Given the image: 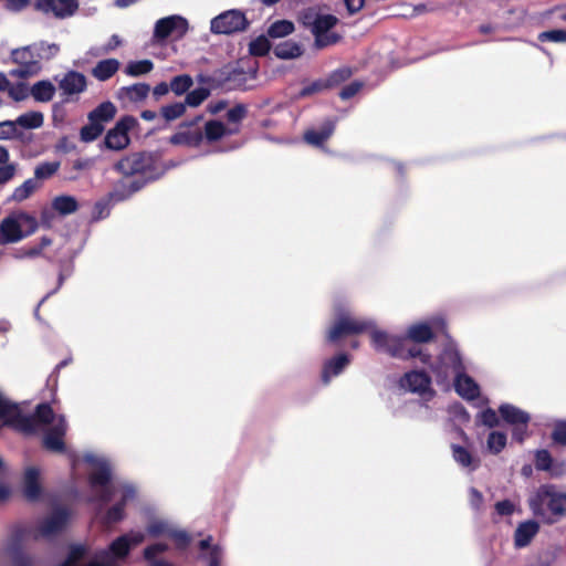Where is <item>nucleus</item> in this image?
I'll return each instance as SVG.
<instances>
[{
  "instance_id": "obj_1",
  "label": "nucleus",
  "mask_w": 566,
  "mask_h": 566,
  "mask_svg": "<svg viewBox=\"0 0 566 566\" xmlns=\"http://www.w3.org/2000/svg\"><path fill=\"white\" fill-rule=\"evenodd\" d=\"M114 170L125 177L142 176L140 181H154L160 178L164 169L158 156L149 151L132 153L114 165Z\"/></svg>"
},
{
  "instance_id": "obj_2",
  "label": "nucleus",
  "mask_w": 566,
  "mask_h": 566,
  "mask_svg": "<svg viewBox=\"0 0 566 566\" xmlns=\"http://www.w3.org/2000/svg\"><path fill=\"white\" fill-rule=\"evenodd\" d=\"M528 505L536 516L544 517L548 511L556 517H563L566 516V493L557 492L553 484H543L530 497Z\"/></svg>"
},
{
  "instance_id": "obj_3",
  "label": "nucleus",
  "mask_w": 566,
  "mask_h": 566,
  "mask_svg": "<svg viewBox=\"0 0 566 566\" xmlns=\"http://www.w3.org/2000/svg\"><path fill=\"white\" fill-rule=\"evenodd\" d=\"M441 360L454 374V389L459 396L467 400H474L480 396V388L472 377L465 374L462 358L455 349H444Z\"/></svg>"
},
{
  "instance_id": "obj_4",
  "label": "nucleus",
  "mask_w": 566,
  "mask_h": 566,
  "mask_svg": "<svg viewBox=\"0 0 566 566\" xmlns=\"http://www.w3.org/2000/svg\"><path fill=\"white\" fill-rule=\"evenodd\" d=\"M43 46V43L40 44ZM42 48L38 44H31L23 48L14 49L11 51V60L18 64L19 67L12 69L9 74L17 78H29L40 73L42 65L40 53Z\"/></svg>"
},
{
  "instance_id": "obj_5",
  "label": "nucleus",
  "mask_w": 566,
  "mask_h": 566,
  "mask_svg": "<svg viewBox=\"0 0 566 566\" xmlns=\"http://www.w3.org/2000/svg\"><path fill=\"white\" fill-rule=\"evenodd\" d=\"M250 22L244 12L232 9L224 11L211 20L210 30L214 34H233L245 31Z\"/></svg>"
},
{
  "instance_id": "obj_6",
  "label": "nucleus",
  "mask_w": 566,
  "mask_h": 566,
  "mask_svg": "<svg viewBox=\"0 0 566 566\" xmlns=\"http://www.w3.org/2000/svg\"><path fill=\"white\" fill-rule=\"evenodd\" d=\"M371 327V323L367 321L356 319L349 314L340 315L327 333L329 343H337L340 338L363 334Z\"/></svg>"
},
{
  "instance_id": "obj_7",
  "label": "nucleus",
  "mask_w": 566,
  "mask_h": 566,
  "mask_svg": "<svg viewBox=\"0 0 566 566\" xmlns=\"http://www.w3.org/2000/svg\"><path fill=\"white\" fill-rule=\"evenodd\" d=\"M376 350L385 352L394 358L406 360L407 336L389 335L385 331L374 329L370 333Z\"/></svg>"
},
{
  "instance_id": "obj_8",
  "label": "nucleus",
  "mask_w": 566,
  "mask_h": 566,
  "mask_svg": "<svg viewBox=\"0 0 566 566\" xmlns=\"http://www.w3.org/2000/svg\"><path fill=\"white\" fill-rule=\"evenodd\" d=\"M201 82L213 88L239 90L247 83V73L242 69H229L228 66L218 70L212 76Z\"/></svg>"
},
{
  "instance_id": "obj_9",
  "label": "nucleus",
  "mask_w": 566,
  "mask_h": 566,
  "mask_svg": "<svg viewBox=\"0 0 566 566\" xmlns=\"http://www.w3.org/2000/svg\"><path fill=\"white\" fill-rule=\"evenodd\" d=\"M203 116H196L191 120L182 122L178 132L169 137V144L174 146L198 147L203 140L202 130L197 124L202 120Z\"/></svg>"
},
{
  "instance_id": "obj_10",
  "label": "nucleus",
  "mask_w": 566,
  "mask_h": 566,
  "mask_svg": "<svg viewBox=\"0 0 566 566\" xmlns=\"http://www.w3.org/2000/svg\"><path fill=\"white\" fill-rule=\"evenodd\" d=\"M338 23L337 17L333 14H319L312 33L315 38V45L323 49L340 41L342 36L331 30Z\"/></svg>"
},
{
  "instance_id": "obj_11",
  "label": "nucleus",
  "mask_w": 566,
  "mask_h": 566,
  "mask_svg": "<svg viewBox=\"0 0 566 566\" xmlns=\"http://www.w3.org/2000/svg\"><path fill=\"white\" fill-rule=\"evenodd\" d=\"M188 27V21L184 17L161 18L155 23L153 38L156 42H161L170 35L182 38L187 33Z\"/></svg>"
},
{
  "instance_id": "obj_12",
  "label": "nucleus",
  "mask_w": 566,
  "mask_h": 566,
  "mask_svg": "<svg viewBox=\"0 0 566 566\" xmlns=\"http://www.w3.org/2000/svg\"><path fill=\"white\" fill-rule=\"evenodd\" d=\"M33 9L56 19H66L78 10V0H34Z\"/></svg>"
},
{
  "instance_id": "obj_13",
  "label": "nucleus",
  "mask_w": 566,
  "mask_h": 566,
  "mask_svg": "<svg viewBox=\"0 0 566 566\" xmlns=\"http://www.w3.org/2000/svg\"><path fill=\"white\" fill-rule=\"evenodd\" d=\"M67 431V423L64 417H60L57 421L49 428L42 439V447L50 452L63 454L66 452L64 441Z\"/></svg>"
},
{
  "instance_id": "obj_14",
  "label": "nucleus",
  "mask_w": 566,
  "mask_h": 566,
  "mask_svg": "<svg viewBox=\"0 0 566 566\" xmlns=\"http://www.w3.org/2000/svg\"><path fill=\"white\" fill-rule=\"evenodd\" d=\"M70 520V510L65 506L55 507L38 526L42 537H51L63 532Z\"/></svg>"
},
{
  "instance_id": "obj_15",
  "label": "nucleus",
  "mask_w": 566,
  "mask_h": 566,
  "mask_svg": "<svg viewBox=\"0 0 566 566\" xmlns=\"http://www.w3.org/2000/svg\"><path fill=\"white\" fill-rule=\"evenodd\" d=\"M534 465L537 471H545L552 478H560L566 474V462L563 460H555L546 449L535 451Z\"/></svg>"
},
{
  "instance_id": "obj_16",
  "label": "nucleus",
  "mask_w": 566,
  "mask_h": 566,
  "mask_svg": "<svg viewBox=\"0 0 566 566\" xmlns=\"http://www.w3.org/2000/svg\"><path fill=\"white\" fill-rule=\"evenodd\" d=\"M401 388L413 394L424 395L432 392L431 377L424 370H411L406 373L399 380Z\"/></svg>"
},
{
  "instance_id": "obj_17",
  "label": "nucleus",
  "mask_w": 566,
  "mask_h": 566,
  "mask_svg": "<svg viewBox=\"0 0 566 566\" xmlns=\"http://www.w3.org/2000/svg\"><path fill=\"white\" fill-rule=\"evenodd\" d=\"M129 537L127 535H120L114 539L108 549L99 551L96 554V558L99 563L113 562L117 565L115 559H123L129 554Z\"/></svg>"
},
{
  "instance_id": "obj_18",
  "label": "nucleus",
  "mask_w": 566,
  "mask_h": 566,
  "mask_svg": "<svg viewBox=\"0 0 566 566\" xmlns=\"http://www.w3.org/2000/svg\"><path fill=\"white\" fill-rule=\"evenodd\" d=\"M86 87L87 81L85 75L77 71H69L59 82V88L66 96L81 94Z\"/></svg>"
},
{
  "instance_id": "obj_19",
  "label": "nucleus",
  "mask_w": 566,
  "mask_h": 566,
  "mask_svg": "<svg viewBox=\"0 0 566 566\" xmlns=\"http://www.w3.org/2000/svg\"><path fill=\"white\" fill-rule=\"evenodd\" d=\"M146 185V181L134 179L127 181L125 179L118 180L114 189L108 193V199L114 202L124 201L130 198L134 193L142 190Z\"/></svg>"
},
{
  "instance_id": "obj_20",
  "label": "nucleus",
  "mask_w": 566,
  "mask_h": 566,
  "mask_svg": "<svg viewBox=\"0 0 566 566\" xmlns=\"http://www.w3.org/2000/svg\"><path fill=\"white\" fill-rule=\"evenodd\" d=\"M42 494V486L40 483V471L34 467L25 470L23 479V496L29 502H36Z\"/></svg>"
},
{
  "instance_id": "obj_21",
  "label": "nucleus",
  "mask_w": 566,
  "mask_h": 566,
  "mask_svg": "<svg viewBox=\"0 0 566 566\" xmlns=\"http://www.w3.org/2000/svg\"><path fill=\"white\" fill-rule=\"evenodd\" d=\"M350 357L348 354L340 353L326 360L322 369V381L324 385L329 384L332 377L338 376L349 365Z\"/></svg>"
},
{
  "instance_id": "obj_22",
  "label": "nucleus",
  "mask_w": 566,
  "mask_h": 566,
  "mask_svg": "<svg viewBox=\"0 0 566 566\" xmlns=\"http://www.w3.org/2000/svg\"><path fill=\"white\" fill-rule=\"evenodd\" d=\"M86 461L96 465V469L90 473L88 483L92 489L97 486H107L111 484L112 471L109 465L104 461H98L93 458H87Z\"/></svg>"
},
{
  "instance_id": "obj_23",
  "label": "nucleus",
  "mask_w": 566,
  "mask_h": 566,
  "mask_svg": "<svg viewBox=\"0 0 566 566\" xmlns=\"http://www.w3.org/2000/svg\"><path fill=\"white\" fill-rule=\"evenodd\" d=\"M150 86L147 83H135L129 86L118 88L116 97L120 101L138 103L147 98Z\"/></svg>"
},
{
  "instance_id": "obj_24",
  "label": "nucleus",
  "mask_w": 566,
  "mask_h": 566,
  "mask_svg": "<svg viewBox=\"0 0 566 566\" xmlns=\"http://www.w3.org/2000/svg\"><path fill=\"white\" fill-rule=\"evenodd\" d=\"M335 130V120L326 119L319 129H308L304 133V140L313 146H322L331 138Z\"/></svg>"
},
{
  "instance_id": "obj_25",
  "label": "nucleus",
  "mask_w": 566,
  "mask_h": 566,
  "mask_svg": "<svg viewBox=\"0 0 566 566\" xmlns=\"http://www.w3.org/2000/svg\"><path fill=\"white\" fill-rule=\"evenodd\" d=\"M134 496V490L126 488L119 502L107 510L103 517L105 525H112L120 522L125 517V506L129 499Z\"/></svg>"
},
{
  "instance_id": "obj_26",
  "label": "nucleus",
  "mask_w": 566,
  "mask_h": 566,
  "mask_svg": "<svg viewBox=\"0 0 566 566\" xmlns=\"http://www.w3.org/2000/svg\"><path fill=\"white\" fill-rule=\"evenodd\" d=\"M539 525L535 521L521 523L514 533V544L516 547L527 546L533 537L538 533Z\"/></svg>"
},
{
  "instance_id": "obj_27",
  "label": "nucleus",
  "mask_w": 566,
  "mask_h": 566,
  "mask_svg": "<svg viewBox=\"0 0 566 566\" xmlns=\"http://www.w3.org/2000/svg\"><path fill=\"white\" fill-rule=\"evenodd\" d=\"M23 233L20 223L13 218H4L0 223V242L12 243L21 240Z\"/></svg>"
},
{
  "instance_id": "obj_28",
  "label": "nucleus",
  "mask_w": 566,
  "mask_h": 566,
  "mask_svg": "<svg viewBox=\"0 0 566 566\" xmlns=\"http://www.w3.org/2000/svg\"><path fill=\"white\" fill-rule=\"evenodd\" d=\"M499 412L502 419L512 426L528 424L531 420V417L527 412L510 403L501 405L499 407Z\"/></svg>"
},
{
  "instance_id": "obj_29",
  "label": "nucleus",
  "mask_w": 566,
  "mask_h": 566,
  "mask_svg": "<svg viewBox=\"0 0 566 566\" xmlns=\"http://www.w3.org/2000/svg\"><path fill=\"white\" fill-rule=\"evenodd\" d=\"M120 63L116 59L98 61L92 70V75L98 81L109 80L119 69Z\"/></svg>"
},
{
  "instance_id": "obj_30",
  "label": "nucleus",
  "mask_w": 566,
  "mask_h": 566,
  "mask_svg": "<svg viewBox=\"0 0 566 566\" xmlns=\"http://www.w3.org/2000/svg\"><path fill=\"white\" fill-rule=\"evenodd\" d=\"M406 336L409 340L422 344L433 340L434 333L429 324L418 323L408 327Z\"/></svg>"
},
{
  "instance_id": "obj_31",
  "label": "nucleus",
  "mask_w": 566,
  "mask_h": 566,
  "mask_svg": "<svg viewBox=\"0 0 566 566\" xmlns=\"http://www.w3.org/2000/svg\"><path fill=\"white\" fill-rule=\"evenodd\" d=\"M168 548V545L165 543L151 544L144 549V558L149 566H175L165 559L157 558L159 554L167 552Z\"/></svg>"
},
{
  "instance_id": "obj_32",
  "label": "nucleus",
  "mask_w": 566,
  "mask_h": 566,
  "mask_svg": "<svg viewBox=\"0 0 566 566\" xmlns=\"http://www.w3.org/2000/svg\"><path fill=\"white\" fill-rule=\"evenodd\" d=\"M116 115V107L112 102H103L88 114L90 122H96L104 125L112 120Z\"/></svg>"
},
{
  "instance_id": "obj_33",
  "label": "nucleus",
  "mask_w": 566,
  "mask_h": 566,
  "mask_svg": "<svg viewBox=\"0 0 566 566\" xmlns=\"http://www.w3.org/2000/svg\"><path fill=\"white\" fill-rule=\"evenodd\" d=\"M78 202L75 197L70 195L56 196L52 200V208L61 216H67L78 210Z\"/></svg>"
},
{
  "instance_id": "obj_34",
  "label": "nucleus",
  "mask_w": 566,
  "mask_h": 566,
  "mask_svg": "<svg viewBox=\"0 0 566 566\" xmlns=\"http://www.w3.org/2000/svg\"><path fill=\"white\" fill-rule=\"evenodd\" d=\"M30 94L36 102H50L55 94V86L48 80H42L33 84Z\"/></svg>"
},
{
  "instance_id": "obj_35",
  "label": "nucleus",
  "mask_w": 566,
  "mask_h": 566,
  "mask_svg": "<svg viewBox=\"0 0 566 566\" xmlns=\"http://www.w3.org/2000/svg\"><path fill=\"white\" fill-rule=\"evenodd\" d=\"M129 142L128 134H124L116 127L109 129L104 139L106 148L112 150H123L129 145Z\"/></svg>"
},
{
  "instance_id": "obj_36",
  "label": "nucleus",
  "mask_w": 566,
  "mask_h": 566,
  "mask_svg": "<svg viewBox=\"0 0 566 566\" xmlns=\"http://www.w3.org/2000/svg\"><path fill=\"white\" fill-rule=\"evenodd\" d=\"M451 450L454 461L461 467L471 468L472 470H475L479 467L480 461L474 459L467 448L459 444H452Z\"/></svg>"
},
{
  "instance_id": "obj_37",
  "label": "nucleus",
  "mask_w": 566,
  "mask_h": 566,
  "mask_svg": "<svg viewBox=\"0 0 566 566\" xmlns=\"http://www.w3.org/2000/svg\"><path fill=\"white\" fill-rule=\"evenodd\" d=\"M273 52L276 57L287 60L301 56L303 50L298 43L292 40H286L276 44Z\"/></svg>"
},
{
  "instance_id": "obj_38",
  "label": "nucleus",
  "mask_w": 566,
  "mask_h": 566,
  "mask_svg": "<svg viewBox=\"0 0 566 566\" xmlns=\"http://www.w3.org/2000/svg\"><path fill=\"white\" fill-rule=\"evenodd\" d=\"M17 127L20 126L25 129H36L40 128L44 123V116L41 112L30 111L28 113L21 114L14 120Z\"/></svg>"
},
{
  "instance_id": "obj_39",
  "label": "nucleus",
  "mask_w": 566,
  "mask_h": 566,
  "mask_svg": "<svg viewBox=\"0 0 566 566\" xmlns=\"http://www.w3.org/2000/svg\"><path fill=\"white\" fill-rule=\"evenodd\" d=\"M202 133L203 138H206L210 143H213L221 139L224 135H227V128L222 122L211 119L206 123L205 132Z\"/></svg>"
},
{
  "instance_id": "obj_40",
  "label": "nucleus",
  "mask_w": 566,
  "mask_h": 566,
  "mask_svg": "<svg viewBox=\"0 0 566 566\" xmlns=\"http://www.w3.org/2000/svg\"><path fill=\"white\" fill-rule=\"evenodd\" d=\"M40 182L34 178L27 179L22 185L13 190L12 200L21 202L28 199L35 190L40 188Z\"/></svg>"
},
{
  "instance_id": "obj_41",
  "label": "nucleus",
  "mask_w": 566,
  "mask_h": 566,
  "mask_svg": "<svg viewBox=\"0 0 566 566\" xmlns=\"http://www.w3.org/2000/svg\"><path fill=\"white\" fill-rule=\"evenodd\" d=\"M187 111L184 102H175L172 104L164 105L160 107V115L166 122H172L185 115Z\"/></svg>"
},
{
  "instance_id": "obj_42",
  "label": "nucleus",
  "mask_w": 566,
  "mask_h": 566,
  "mask_svg": "<svg viewBox=\"0 0 566 566\" xmlns=\"http://www.w3.org/2000/svg\"><path fill=\"white\" fill-rule=\"evenodd\" d=\"M170 91L177 96L186 94L193 85V80L189 74H180L171 78Z\"/></svg>"
},
{
  "instance_id": "obj_43",
  "label": "nucleus",
  "mask_w": 566,
  "mask_h": 566,
  "mask_svg": "<svg viewBox=\"0 0 566 566\" xmlns=\"http://www.w3.org/2000/svg\"><path fill=\"white\" fill-rule=\"evenodd\" d=\"M294 31V24L289 20H277L268 29V35L272 39L284 38Z\"/></svg>"
},
{
  "instance_id": "obj_44",
  "label": "nucleus",
  "mask_w": 566,
  "mask_h": 566,
  "mask_svg": "<svg viewBox=\"0 0 566 566\" xmlns=\"http://www.w3.org/2000/svg\"><path fill=\"white\" fill-rule=\"evenodd\" d=\"M210 95V90L206 87H198L186 93L184 104L190 107H198L201 105Z\"/></svg>"
},
{
  "instance_id": "obj_45",
  "label": "nucleus",
  "mask_w": 566,
  "mask_h": 566,
  "mask_svg": "<svg viewBox=\"0 0 566 566\" xmlns=\"http://www.w3.org/2000/svg\"><path fill=\"white\" fill-rule=\"evenodd\" d=\"M59 168H60L59 161L41 163L34 169V179L38 181L49 179L57 172Z\"/></svg>"
},
{
  "instance_id": "obj_46",
  "label": "nucleus",
  "mask_w": 566,
  "mask_h": 566,
  "mask_svg": "<svg viewBox=\"0 0 566 566\" xmlns=\"http://www.w3.org/2000/svg\"><path fill=\"white\" fill-rule=\"evenodd\" d=\"M154 69V63L150 60H140L129 62L125 69V73L129 76H140L149 73Z\"/></svg>"
},
{
  "instance_id": "obj_47",
  "label": "nucleus",
  "mask_w": 566,
  "mask_h": 566,
  "mask_svg": "<svg viewBox=\"0 0 566 566\" xmlns=\"http://www.w3.org/2000/svg\"><path fill=\"white\" fill-rule=\"evenodd\" d=\"M551 440L555 447H566V420H556L553 423Z\"/></svg>"
},
{
  "instance_id": "obj_48",
  "label": "nucleus",
  "mask_w": 566,
  "mask_h": 566,
  "mask_svg": "<svg viewBox=\"0 0 566 566\" xmlns=\"http://www.w3.org/2000/svg\"><path fill=\"white\" fill-rule=\"evenodd\" d=\"M352 74L353 72L349 67H339L329 73L327 77H325L327 86L329 87V90L337 87L338 85L347 81L352 76Z\"/></svg>"
},
{
  "instance_id": "obj_49",
  "label": "nucleus",
  "mask_w": 566,
  "mask_h": 566,
  "mask_svg": "<svg viewBox=\"0 0 566 566\" xmlns=\"http://www.w3.org/2000/svg\"><path fill=\"white\" fill-rule=\"evenodd\" d=\"M35 420V424L42 423V424H50L54 420V411L50 403L43 402L36 406L34 415L31 416Z\"/></svg>"
},
{
  "instance_id": "obj_50",
  "label": "nucleus",
  "mask_w": 566,
  "mask_h": 566,
  "mask_svg": "<svg viewBox=\"0 0 566 566\" xmlns=\"http://www.w3.org/2000/svg\"><path fill=\"white\" fill-rule=\"evenodd\" d=\"M271 50V43L264 35L252 40L249 44V53L253 56H265Z\"/></svg>"
},
{
  "instance_id": "obj_51",
  "label": "nucleus",
  "mask_w": 566,
  "mask_h": 566,
  "mask_svg": "<svg viewBox=\"0 0 566 566\" xmlns=\"http://www.w3.org/2000/svg\"><path fill=\"white\" fill-rule=\"evenodd\" d=\"M104 130V125L96 122H90L80 130L81 140L90 143L95 140Z\"/></svg>"
},
{
  "instance_id": "obj_52",
  "label": "nucleus",
  "mask_w": 566,
  "mask_h": 566,
  "mask_svg": "<svg viewBox=\"0 0 566 566\" xmlns=\"http://www.w3.org/2000/svg\"><path fill=\"white\" fill-rule=\"evenodd\" d=\"M506 434L500 431H492L488 437V449L490 452L497 454L500 453L506 446Z\"/></svg>"
},
{
  "instance_id": "obj_53",
  "label": "nucleus",
  "mask_w": 566,
  "mask_h": 566,
  "mask_svg": "<svg viewBox=\"0 0 566 566\" xmlns=\"http://www.w3.org/2000/svg\"><path fill=\"white\" fill-rule=\"evenodd\" d=\"M22 132L18 129L14 120H3L0 123V140L20 139Z\"/></svg>"
},
{
  "instance_id": "obj_54",
  "label": "nucleus",
  "mask_w": 566,
  "mask_h": 566,
  "mask_svg": "<svg viewBox=\"0 0 566 566\" xmlns=\"http://www.w3.org/2000/svg\"><path fill=\"white\" fill-rule=\"evenodd\" d=\"M327 90H329V87L327 86L326 80L318 78V80H315V81L304 85L302 87V90L300 91L298 96L307 97V96H311V95H314V94H317V93H321V92H324Z\"/></svg>"
},
{
  "instance_id": "obj_55",
  "label": "nucleus",
  "mask_w": 566,
  "mask_h": 566,
  "mask_svg": "<svg viewBox=\"0 0 566 566\" xmlns=\"http://www.w3.org/2000/svg\"><path fill=\"white\" fill-rule=\"evenodd\" d=\"M539 42H555V43H565L566 42V30L563 29H554L543 31L537 35Z\"/></svg>"
},
{
  "instance_id": "obj_56",
  "label": "nucleus",
  "mask_w": 566,
  "mask_h": 566,
  "mask_svg": "<svg viewBox=\"0 0 566 566\" xmlns=\"http://www.w3.org/2000/svg\"><path fill=\"white\" fill-rule=\"evenodd\" d=\"M416 358H419L420 361L424 365H430L431 370L438 376L446 378L448 376V368L444 363L441 360V356L439 357L440 364L432 365L431 364V355L429 353H424L421 350L420 356H417Z\"/></svg>"
},
{
  "instance_id": "obj_57",
  "label": "nucleus",
  "mask_w": 566,
  "mask_h": 566,
  "mask_svg": "<svg viewBox=\"0 0 566 566\" xmlns=\"http://www.w3.org/2000/svg\"><path fill=\"white\" fill-rule=\"evenodd\" d=\"M319 14L321 13L316 8H306L300 13L298 21L302 23L304 28L310 29L312 31L316 24Z\"/></svg>"
},
{
  "instance_id": "obj_58",
  "label": "nucleus",
  "mask_w": 566,
  "mask_h": 566,
  "mask_svg": "<svg viewBox=\"0 0 566 566\" xmlns=\"http://www.w3.org/2000/svg\"><path fill=\"white\" fill-rule=\"evenodd\" d=\"M7 93L9 97L12 98L14 102H21L28 98V96L30 95V90L23 82H19L17 84L10 83V88Z\"/></svg>"
},
{
  "instance_id": "obj_59",
  "label": "nucleus",
  "mask_w": 566,
  "mask_h": 566,
  "mask_svg": "<svg viewBox=\"0 0 566 566\" xmlns=\"http://www.w3.org/2000/svg\"><path fill=\"white\" fill-rule=\"evenodd\" d=\"M168 536L175 541L177 548L185 549L190 544V536L185 531H169Z\"/></svg>"
},
{
  "instance_id": "obj_60",
  "label": "nucleus",
  "mask_w": 566,
  "mask_h": 566,
  "mask_svg": "<svg viewBox=\"0 0 566 566\" xmlns=\"http://www.w3.org/2000/svg\"><path fill=\"white\" fill-rule=\"evenodd\" d=\"M248 109L243 104H238L227 112L229 123H240L247 116Z\"/></svg>"
},
{
  "instance_id": "obj_61",
  "label": "nucleus",
  "mask_w": 566,
  "mask_h": 566,
  "mask_svg": "<svg viewBox=\"0 0 566 566\" xmlns=\"http://www.w3.org/2000/svg\"><path fill=\"white\" fill-rule=\"evenodd\" d=\"M18 165L15 163L1 164L0 166V185L10 181L17 172Z\"/></svg>"
},
{
  "instance_id": "obj_62",
  "label": "nucleus",
  "mask_w": 566,
  "mask_h": 566,
  "mask_svg": "<svg viewBox=\"0 0 566 566\" xmlns=\"http://www.w3.org/2000/svg\"><path fill=\"white\" fill-rule=\"evenodd\" d=\"M0 2H3L4 9L10 12H21L33 4L32 0H0Z\"/></svg>"
},
{
  "instance_id": "obj_63",
  "label": "nucleus",
  "mask_w": 566,
  "mask_h": 566,
  "mask_svg": "<svg viewBox=\"0 0 566 566\" xmlns=\"http://www.w3.org/2000/svg\"><path fill=\"white\" fill-rule=\"evenodd\" d=\"M479 417L480 421L489 428H494L499 424V417L492 408L484 409Z\"/></svg>"
},
{
  "instance_id": "obj_64",
  "label": "nucleus",
  "mask_w": 566,
  "mask_h": 566,
  "mask_svg": "<svg viewBox=\"0 0 566 566\" xmlns=\"http://www.w3.org/2000/svg\"><path fill=\"white\" fill-rule=\"evenodd\" d=\"M13 566H32V559L20 547L12 548Z\"/></svg>"
}]
</instances>
